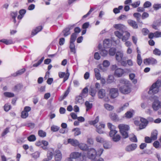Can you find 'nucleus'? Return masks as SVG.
I'll use <instances>...</instances> for the list:
<instances>
[{
	"label": "nucleus",
	"instance_id": "obj_1",
	"mask_svg": "<svg viewBox=\"0 0 161 161\" xmlns=\"http://www.w3.org/2000/svg\"><path fill=\"white\" fill-rule=\"evenodd\" d=\"M119 83L118 87L120 92L126 94L131 92V84L129 81L125 79H122L120 80Z\"/></svg>",
	"mask_w": 161,
	"mask_h": 161
},
{
	"label": "nucleus",
	"instance_id": "obj_2",
	"mask_svg": "<svg viewBox=\"0 0 161 161\" xmlns=\"http://www.w3.org/2000/svg\"><path fill=\"white\" fill-rule=\"evenodd\" d=\"M118 127L123 138L124 139L128 138L129 136L128 131L130 129L129 126L127 125L120 124L119 125Z\"/></svg>",
	"mask_w": 161,
	"mask_h": 161
},
{
	"label": "nucleus",
	"instance_id": "obj_3",
	"mask_svg": "<svg viewBox=\"0 0 161 161\" xmlns=\"http://www.w3.org/2000/svg\"><path fill=\"white\" fill-rule=\"evenodd\" d=\"M161 86V81L158 80L151 86L148 92L149 94H154L157 93L159 91V88Z\"/></svg>",
	"mask_w": 161,
	"mask_h": 161
},
{
	"label": "nucleus",
	"instance_id": "obj_4",
	"mask_svg": "<svg viewBox=\"0 0 161 161\" xmlns=\"http://www.w3.org/2000/svg\"><path fill=\"white\" fill-rule=\"evenodd\" d=\"M111 41L109 39H105L103 41V47L101 44H99L97 47L100 50H106V49L110 48L112 45Z\"/></svg>",
	"mask_w": 161,
	"mask_h": 161
},
{
	"label": "nucleus",
	"instance_id": "obj_5",
	"mask_svg": "<svg viewBox=\"0 0 161 161\" xmlns=\"http://www.w3.org/2000/svg\"><path fill=\"white\" fill-rule=\"evenodd\" d=\"M116 51H108L110 55L113 56L116 54V58L118 61H119L121 60L123 55V53L121 52L122 51H118L116 52Z\"/></svg>",
	"mask_w": 161,
	"mask_h": 161
},
{
	"label": "nucleus",
	"instance_id": "obj_6",
	"mask_svg": "<svg viewBox=\"0 0 161 161\" xmlns=\"http://www.w3.org/2000/svg\"><path fill=\"white\" fill-rule=\"evenodd\" d=\"M96 151L93 148H91L87 152L88 157L90 159L94 160L97 156Z\"/></svg>",
	"mask_w": 161,
	"mask_h": 161
},
{
	"label": "nucleus",
	"instance_id": "obj_7",
	"mask_svg": "<svg viewBox=\"0 0 161 161\" xmlns=\"http://www.w3.org/2000/svg\"><path fill=\"white\" fill-rule=\"evenodd\" d=\"M108 128L110 129L109 136L112 137L115 136L118 131L116 130V127L110 123H107Z\"/></svg>",
	"mask_w": 161,
	"mask_h": 161
},
{
	"label": "nucleus",
	"instance_id": "obj_8",
	"mask_svg": "<svg viewBox=\"0 0 161 161\" xmlns=\"http://www.w3.org/2000/svg\"><path fill=\"white\" fill-rule=\"evenodd\" d=\"M143 63L145 65H154L157 64V60L152 57H150L144 59Z\"/></svg>",
	"mask_w": 161,
	"mask_h": 161
},
{
	"label": "nucleus",
	"instance_id": "obj_9",
	"mask_svg": "<svg viewBox=\"0 0 161 161\" xmlns=\"http://www.w3.org/2000/svg\"><path fill=\"white\" fill-rule=\"evenodd\" d=\"M119 94L118 90L117 88H112L109 91V96L111 99H114L117 97Z\"/></svg>",
	"mask_w": 161,
	"mask_h": 161
},
{
	"label": "nucleus",
	"instance_id": "obj_10",
	"mask_svg": "<svg viewBox=\"0 0 161 161\" xmlns=\"http://www.w3.org/2000/svg\"><path fill=\"white\" fill-rule=\"evenodd\" d=\"M99 124V125H96V131L99 134H103L104 133V129L105 127V125L102 122H100Z\"/></svg>",
	"mask_w": 161,
	"mask_h": 161
},
{
	"label": "nucleus",
	"instance_id": "obj_11",
	"mask_svg": "<svg viewBox=\"0 0 161 161\" xmlns=\"http://www.w3.org/2000/svg\"><path fill=\"white\" fill-rule=\"evenodd\" d=\"M69 73L68 72V70L67 69V73H65V72H58V76L59 77L61 78L64 77L63 83H64L69 78Z\"/></svg>",
	"mask_w": 161,
	"mask_h": 161
},
{
	"label": "nucleus",
	"instance_id": "obj_12",
	"mask_svg": "<svg viewBox=\"0 0 161 161\" xmlns=\"http://www.w3.org/2000/svg\"><path fill=\"white\" fill-rule=\"evenodd\" d=\"M81 155V153L77 152L72 153L70 154L69 158L66 159L65 161H73L72 159L79 158Z\"/></svg>",
	"mask_w": 161,
	"mask_h": 161
},
{
	"label": "nucleus",
	"instance_id": "obj_13",
	"mask_svg": "<svg viewBox=\"0 0 161 161\" xmlns=\"http://www.w3.org/2000/svg\"><path fill=\"white\" fill-rule=\"evenodd\" d=\"M113 26L115 29L119 30L120 31H123V32L125 31L126 28L124 25L121 24H115Z\"/></svg>",
	"mask_w": 161,
	"mask_h": 161
},
{
	"label": "nucleus",
	"instance_id": "obj_14",
	"mask_svg": "<svg viewBox=\"0 0 161 161\" xmlns=\"http://www.w3.org/2000/svg\"><path fill=\"white\" fill-rule=\"evenodd\" d=\"M137 147L136 144L133 143L127 146L125 148V150L127 152H131L135 150Z\"/></svg>",
	"mask_w": 161,
	"mask_h": 161
},
{
	"label": "nucleus",
	"instance_id": "obj_15",
	"mask_svg": "<svg viewBox=\"0 0 161 161\" xmlns=\"http://www.w3.org/2000/svg\"><path fill=\"white\" fill-rule=\"evenodd\" d=\"M152 107L154 110L157 111L161 107L160 101L158 100L154 101L152 105Z\"/></svg>",
	"mask_w": 161,
	"mask_h": 161
},
{
	"label": "nucleus",
	"instance_id": "obj_16",
	"mask_svg": "<svg viewBox=\"0 0 161 161\" xmlns=\"http://www.w3.org/2000/svg\"><path fill=\"white\" fill-rule=\"evenodd\" d=\"M123 34L121 38L123 42H125L129 39L130 34L128 31H125L123 32Z\"/></svg>",
	"mask_w": 161,
	"mask_h": 161
},
{
	"label": "nucleus",
	"instance_id": "obj_17",
	"mask_svg": "<svg viewBox=\"0 0 161 161\" xmlns=\"http://www.w3.org/2000/svg\"><path fill=\"white\" fill-rule=\"evenodd\" d=\"M124 73V71L122 69L117 68L115 70L114 74L118 77H120L122 76Z\"/></svg>",
	"mask_w": 161,
	"mask_h": 161
},
{
	"label": "nucleus",
	"instance_id": "obj_18",
	"mask_svg": "<svg viewBox=\"0 0 161 161\" xmlns=\"http://www.w3.org/2000/svg\"><path fill=\"white\" fill-rule=\"evenodd\" d=\"M105 95V91L104 89H101L99 90L98 92V96L99 98L102 99L103 98Z\"/></svg>",
	"mask_w": 161,
	"mask_h": 161
},
{
	"label": "nucleus",
	"instance_id": "obj_19",
	"mask_svg": "<svg viewBox=\"0 0 161 161\" xmlns=\"http://www.w3.org/2000/svg\"><path fill=\"white\" fill-rule=\"evenodd\" d=\"M129 25L132 27L134 29H137L138 28V25L136 22L131 19H129L127 21Z\"/></svg>",
	"mask_w": 161,
	"mask_h": 161
},
{
	"label": "nucleus",
	"instance_id": "obj_20",
	"mask_svg": "<svg viewBox=\"0 0 161 161\" xmlns=\"http://www.w3.org/2000/svg\"><path fill=\"white\" fill-rule=\"evenodd\" d=\"M109 116L111 119L113 121L116 122L119 120V118L118 115L115 113H111Z\"/></svg>",
	"mask_w": 161,
	"mask_h": 161
},
{
	"label": "nucleus",
	"instance_id": "obj_21",
	"mask_svg": "<svg viewBox=\"0 0 161 161\" xmlns=\"http://www.w3.org/2000/svg\"><path fill=\"white\" fill-rule=\"evenodd\" d=\"M68 143H70L71 145L74 146H78L79 145V142L76 140H74L70 138L68 140Z\"/></svg>",
	"mask_w": 161,
	"mask_h": 161
},
{
	"label": "nucleus",
	"instance_id": "obj_22",
	"mask_svg": "<svg viewBox=\"0 0 161 161\" xmlns=\"http://www.w3.org/2000/svg\"><path fill=\"white\" fill-rule=\"evenodd\" d=\"M78 146L80 149L85 151L87 152L90 149L86 144L84 143H79Z\"/></svg>",
	"mask_w": 161,
	"mask_h": 161
},
{
	"label": "nucleus",
	"instance_id": "obj_23",
	"mask_svg": "<svg viewBox=\"0 0 161 161\" xmlns=\"http://www.w3.org/2000/svg\"><path fill=\"white\" fill-rule=\"evenodd\" d=\"M26 69L25 68H24L21 69H20L16 71V73H14L12 74V75L16 77L19 75H20L23 74L25 71Z\"/></svg>",
	"mask_w": 161,
	"mask_h": 161
},
{
	"label": "nucleus",
	"instance_id": "obj_24",
	"mask_svg": "<svg viewBox=\"0 0 161 161\" xmlns=\"http://www.w3.org/2000/svg\"><path fill=\"white\" fill-rule=\"evenodd\" d=\"M55 155V159L56 161H60L62 158V154L60 151L58 150L56 152Z\"/></svg>",
	"mask_w": 161,
	"mask_h": 161
},
{
	"label": "nucleus",
	"instance_id": "obj_25",
	"mask_svg": "<svg viewBox=\"0 0 161 161\" xmlns=\"http://www.w3.org/2000/svg\"><path fill=\"white\" fill-rule=\"evenodd\" d=\"M96 78L97 80H99L101 78V76L100 73V70L98 68L94 69Z\"/></svg>",
	"mask_w": 161,
	"mask_h": 161
},
{
	"label": "nucleus",
	"instance_id": "obj_26",
	"mask_svg": "<svg viewBox=\"0 0 161 161\" xmlns=\"http://www.w3.org/2000/svg\"><path fill=\"white\" fill-rule=\"evenodd\" d=\"M82 95H80H80L78 97H76L75 103L77 104L78 103H79L82 104L83 103V101L82 97Z\"/></svg>",
	"mask_w": 161,
	"mask_h": 161
},
{
	"label": "nucleus",
	"instance_id": "obj_27",
	"mask_svg": "<svg viewBox=\"0 0 161 161\" xmlns=\"http://www.w3.org/2000/svg\"><path fill=\"white\" fill-rule=\"evenodd\" d=\"M158 131L156 130H153L152 132L151 138L153 140H155L157 138Z\"/></svg>",
	"mask_w": 161,
	"mask_h": 161
},
{
	"label": "nucleus",
	"instance_id": "obj_28",
	"mask_svg": "<svg viewBox=\"0 0 161 161\" xmlns=\"http://www.w3.org/2000/svg\"><path fill=\"white\" fill-rule=\"evenodd\" d=\"M0 42H2L6 45H9L13 43V42L11 39H2L0 40Z\"/></svg>",
	"mask_w": 161,
	"mask_h": 161
},
{
	"label": "nucleus",
	"instance_id": "obj_29",
	"mask_svg": "<svg viewBox=\"0 0 161 161\" xmlns=\"http://www.w3.org/2000/svg\"><path fill=\"white\" fill-rule=\"evenodd\" d=\"M137 52L138 54L137 57V62L138 65H141L142 62V59L141 58V55L139 53L141 52L140 51H137Z\"/></svg>",
	"mask_w": 161,
	"mask_h": 161
},
{
	"label": "nucleus",
	"instance_id": "obj_30",
	"mask_svg": "<svg viewBox=\"0 0 161 161\" xmlns=\"http://www.w3.org/2000/svg\"><path fill=\"white\" fill-rule=\"evenodd\" d=\"M128 105L129 103H125L123 106L118 108L116 110V112L118 113H120L125 109Z\"/></svg>",
	"mask_w": 161,
	"mask_h": 161
},
{
	"label": "nucleus",
	"instance_id": "obj_31",
	"mask_svg": "<svg viewBox=\"0 0 161 161\" xmlns=\"http://www.w3.org/2000/svg\"><path fill=\"white\" fill-rule=\"evenodd\" d=\"M42 144L43 145V146H42L41 147L43 149L45 150H47L48 149V148L47 147V146L48 145V142L44 140H42Z\"/></svg>",
	"mask_w": 161,
	"mask_h": 161
},
{
	"label": "nucleus",
	"instance_id": "obj_32",
	"mask_svg": "<svg viewBox=\"0 0 161 161\" xmlns=\"http://www.w3.org/2000/svg\"><path fill=\"white\" fill-rule=\"evenodd\" d=\"M42 29V27L41 26H39L37 27L36 29L33 30L32 32V34L33 35L36 34L38 32L40 31Z\"/></svg>",
	"mask_w": 161,
	"mask_h": 161
},
{
	"label": "nucleus",
	"instance_id": "obj_33",
	"mask_svg": "<svg viewBox=\"0 0 161 161\" xmlns=\"http://www.w3.org/2000/svg\"><path fill=\"white\" fill-rule=\"evenodd\" d=\"M115 35L119 39H121L123 36V31H116L114 32Z\"/></svg>",
	"mask_w": 161,
	"mask_h": 161
},
{
	"label": "nucleus",
	"instance_id": "obj_34",
	"mask_svg": "<svg viewBox=\"0 0 161 161\" xmlns=\"http://www.w3.org/2000/svg\"><path fill=\"white\" fill-rule=\"evenodd\" d=\"M121 136L117 134L112 137L113 140L115 142H119Z\"/></svg>",
	"mask_w": 161,
	"mask_h": 161
},
{
	"label": "nucleus",
	"instance_id": "obj_35",
	"mask_svg": "<svg viewBox=\"0 0 161 161\" xmlns=\"http://www.w3.org/2000/svg\"><path fill=\"white\" fill-rule=\"evenodd\" d=\"M27 139L29 142H34L36 140V137L35 135H31L29 136Z\"/></svg>",
	"mask_w": 161,
	"mask_h": 161
},
{
	"label": "nucleus",
	"instance_id": "obj_36",
	"mask_svg": "<svg viewBox=\"0 0 161 161\" xmlns=\"http://www.w3.org/2000/svg\"><path fill=\"white\" fill-rule=\"evenodd\" d=\"M85 105L86 107V111H88L89 109L92 108V103H90L88 101H86Z\"/></svg>",
	"mask_w": 161,
	"mask_h": 161
},
{
	"label": "nucleus",
	"instance_id": "obj_37",
	"mask_svg": "<svg viewBox=\"0 0 161 161\" xmlns=\"http://www.w3.org/2000/svg\"><path fill=\"white\" fill-rule=\"evenodd\" d=\"M104 106L106 109L109 111L113 110L114 108V107L113 106L107 103L104 104Z\"/></svg>",
	"mask_w": 161,
	"mask_h": 161
},
{
	"label": "nucleus",
	"instance_id": "obj_38",
	"mask_svg": "<svg viewBox=\"0 0 161 161\" xmlns=\"http://www.w3.org/2000/svg\"><path fill=\"white\" fill-rule=\"evenodd\" d=\"M97 91L94 88H90L89 90V94L92 97H94L96 95Z\"/></svg>",
	"mask_w": 161,
	"mask_h": 161
},
{
	"label": "nucleus",
	"instance_id": "obj_39",
	"mask_svg": "<svg viewBox=\"0 0 161 161\" xmlns=\"http://www.w3.org/2000/svg\"><path fill=\"white\" fill-rule=\"evenodd\" d=\"M38 135L42 137H44L46 136V133L42 130H39L38 131Z\"/></svg>",
	"mask_w": 161,
	"mask_h": 161
},
{
	"label": "nucleus",
	"instance_id": "obj_40",
	"mask_svg": "<svg viewBox=\"0 0 161 161\" xmlns=\"http://www.w3.org/2000/svg\"><path fill=\"white\" fill-rule=\"evenodd\" d=\"M72 131H75L74 133V135L76 136L80 135L81 133L80 129L78 128H76L73 129Z\"/></svg>",
	"mask_w": 161,
	"mask_h": 161
},
{
	"label": "nucleus",
	"instance_id": "obj_41",
	"mask_svg": "<svg viewBox=\"0 0 161 161\" xmlns=\"http://www.w3.org/2000/svg\"><path fill=\"white\" fill-rule=\"evenodd\" d=\"M103 147L106 149H109L111 147V145L109 144V142L106 141H104L103 142Z\"/></svg>",
	"mask_w": 161,
	"mask_h": 161
},
{
	"label": "nucleus",
	"instance_id": "obj_42",
	"mask_svg": "<svg viewBox=\"0 0 161 161\" xmlns=\"http://www.w3.org/2000/svg\"><path fill=\"white\" fill-rule=\"evenodd\" d=\"M123 8L122 6H120L118 8H115L113 9V12L115 14L119 13L120 12V10Z\"/></svg>",
	"mask_w": 161,
	"mask_h": 161
},
{
	"label": "nucleus",
	"instance_id": "obj_43",
	"mask_svg": "<svg viewBox=\"0 0 161 161\" xmlns=\"http://www.w3.org/2000/svg\"><path fill=\"white\" fill-rule=\"evenodd\" d=\"M99 120V117L98 116H97L94 120L89 121V123L91 125H94L98 122Z\"/></svg>",
	"mask_w": 161,
	"mask_h": 161
},
{
	"label": "nucleus",
	"instance_id": "obj_44",
	"mask_svg": "<svg viewBox=\"0 0 161 161\" xmlns=\"http://www.w3.org/2000/svg\"><path fill=\"white\" fill-rule=\"evenodd\" d=\"M70 30V29L69 28H66L63 31L64 36H66L70 34V32L69 31Z\"/></svg>",
	"mask_w": 161,
	"mask_h": 161
},
{
	"label": "nucleus",
	"instance_id": "obj_45",
	"mask_svg": "<svg viewBox=\"0 0 161 161\" xmlns=\"http://www.w3.org/2000/svg\"><path fill=\"white\" fill-rule=\"evenodd\" d=\"M3 94L5 97H13L14 96V93L8 92H5Z\"/></svg>",
	"mask_w": 161,
	"mask_h": 161
},
{
	"label": "nucleus",
	"instance_id": "obj_46",
	"mask_svg": "<svg viewBox=\"0 0 161 161\" xmlns=\"http://www.w3.org/2000/svg\"><path fill=\"white\" fill-rule=\"evenodd\" d=\"M114 77L112 75H109L108 79L107 80V83L110 84L114 81Z\"/></svg>",
	"mask_w": 161,
	"mask_h": 161
},
{
	"label": "nucleus",
	"instance_id": "obj_47",
	"mask_svg": "<svg viewBox=\"0 0 161 161\" xmlns=\"http://www.w3.org/2000/svg\"><path fill=\"white\" fill-rule=\"evenodd\" d=\"M77 35L75 33H74L72 34L71 36L70 42H75L76 39L77 37Z\"/></svg>",
	"mask_w": 161,
	"mask_h": 161
},
{
	"label": "nucleus",
	"instance_id": "obj_48",
	"mask_svg": "<svg viewBox=\"0 0 161 161\" xmlns=\"http://www.w3.org/2000/svg\"><path fill=\"white\" fill-rule=\"evenodd\" d=\"M40 153L39 152H36L31 154L32 156L35 159L39 158L40 156Z\"/></svg>",
	"mask_w": 161,
	"mask_h": 161
},
{
	"label": "nucleus",
	"instance_id": "obj_49",
	"mask_svg": "<svg viewBox=\"0 0 161 161\" xmlns=\"http://www.w3.org/2000/svg\"><path fill=\"white\" fill-rule=\"evenodd\" d=\"M28 116V113L23 111L21 113V117L22 118L25 119Z\"/></svg>",
	"mask_w": 161,
	"mask_h": 161
},
{
	"label": "nucleus",
	"instance_id": "obj_50",
	"mask_svg": "<svg viewBox=\"0 0 161 161\" xmlns=\"http://www.w3.org/2000/svg\"><path fill=\"white\" fill-rule=\"evenodd\" d=\"M59 127L56 125H53L51 127V130L53 132H56L59 130Z\"/></svg>",
	"mask_w": 161,
	"mask_h": 161
},
{
	"label": "nucleus",
	"instance_id": "obj_51",
	"mask_svg": "<svg viewBox=\"0 0 161 161\" xmlns=\"http://www.w3.org/2000/svg\"><path fill=\"white\" fill-rule=\"evenodd\" d=\"M96 141L100 143H103L104 141V139L100 136H97L96 138Z\"/></svg>",
	"mask_w": 161,
	"mask_h": 161
},
{
	"label": "nucleus",
	"instance_id": "obj_52",
	"mask_svg": "<svg viewBox=\"0 0 161 161\" xmlns=\"http://www.w3.org/2000/svg\"><path fill=\"white\" fill-rule=\"evenodd\" d=\"M125 117L128 118H130L133 116V114L130 111H127L125 114Z\"/></svg>",
	"mask_w": 161,
	"mask_h": 161
},
{
	"label": "nucleus",
	"instance_id": "obj_53",
	"mask_svg": "<svg viewBox=\"0 0 161 161\" xmlns=\"http://www.w3.org/2000/svg\"><path fill=\"white\" fill-rule=\"evenodd\" d=\"M140 1H137L131 4V5L133 8H136L138 6H139L140 4Z\"/></svg>",
	"mask_w": 161,
	"mask_h": 161
},
{
	"label": "nucleus",
	"instance_id": "obj_54",
	"mask_svg": "<svg viewBox=\"0 0 161 161\" xmlns=\"http://www.w3.org/2000/svg\"><path fill=\"white\" fill-rule=\"evenodd\" d=\"M103 149L102 148H100L96 151L97 156L100 157L103 153Z\"/></svg>",
	"mask_w": 161,
	"mask_h": 161
},
{
	"label": "nucleus",
	"instance_id": "obj_55",
	"mask_svg": "<svg viewBox=\"0 0 161 161\" xmlns=\"http://www.w3.org/2000/svg\"><path fill=\"white\" fill-rule=\"evenodd\" d=\"M11 105H9L8 104H5L4 106V109L5 111L6 112L8 111L10 109Z\"/></svg>",
	"mask_w": 161,
	"mask_h": 161
},
{
	"label": "nucleus",
	"instance_id": "obj_56",
	"mask_svg": "<svg viewBox=\"0 0 161 161\" xmlns=\"http://www.w3.org/2000/svg\"><path fill=\"white\" fill-rule=\"evenodd\" d=\"M140 121L142 123L144 124L147 125L148 123V121L146 119L141 117L140 118Z\"/></svg>",
	"mask_w": 161,
	"mask_h": 161
},
{
	"label": "nucleus",
	"instance_id": "obj_57",
	"mask_svg": "<svg viewBox=\"0 0 161 161\" xmlns=\"http://www.w3.org/2000/svg\"><path fill=\"white\" fill-rule=\"evenodd\" d=\"M151 6V3L149 1L146 2L144 4L143 7L144 8H147Z\"/></svg>",
	"mask_w": 161,
	"mask_h": 161
},
{
	"label": "nucleus",
	"instance_id": "obj_58",
	"mask_svg": "<svg viewBox=\"0 0 161 161\" xmlns=\"http://www.w3.org/2000/svg\"><path fill=\"white\" fill-rule=\"evenodd\" d=\"M22 86L21 85L19 84H18L17 85H16L14 86V90L15 91H19L22 88Z\"/></svg>",
	"mask_w": 161,
	"mask_h": 161
},
{
	"label": "nucleus",
	"instance_id": "obj_59",
	"mask_svg": "<svg viewBox=\"0 0 161 161\" xmlns=\"http://www.w3.org/2000/svg\"><path fill=\"white\" fill-rule=\"evenodd\" d=\"M153 140L152 138L148 136H146L145 138V142L146 143H150Z\"/></svg>",
	"mask_w": 161,
	"mask_h": 161
},
{
	"label": "nucleus",
	"instance_id": "obj_60",
	"mask_svg": "<svg viewBox=\"0 0 161 161\" xmlns=\"http://www.w3.org/2000/svg\"><path fill=\"white\" fill-rule=\"evenodd\" d=\"M133 16L136 18L137 21H138L141 16V14L138 13H136L134 14Z\"/></svg>",
	"mask_w": 161,
	"mask_h": 161
},
{
	"label": "nucleus",
	"instance_id": "obj_61",
	"mask_svg": "<svg viewBox=\"0 0 161 161\" xmlns=\"http://www.w3.org/2000/svg\"><path fill=\"white\" fill-rule=\"evenodd\" d=\"M110 64L109 62L107 60H104L103 63V67H108Z\"/></svg>",
	"mask_w": 161,
	"mask_h": 161
},
{
	"label": "nucleus",
	"instance_id": "obj_62",
	"mask_svg": "<svg viewBox=\"0 0 161 161\" xmlns=\"http://www.w3.org/2000/svg\"><path fill=\"white\" fill-rule=\"evenodd\" d=\"M130 140L132 142H137V139L136 136L134 135V136L132 137L129 138Z\"/></svg>",
	"mask_w": 161,
	"mask_h": 161
},
{
	"label": "nucleus",
	"instance_id": "obj_63",
	"mask_svg": "<svg viewBox=\"0 0 161 161\" xmlns=\"http://www.w3.org/2000/svg\"><path fill=\"white\" fill-rule=\"evenodd\" d=\"M88 89L87 87H86L84 88L82 91V92L80 93V95H82L83 94H86L88 93Z\"/></svg>",
	"mask_w": 161,
	"mask_h": 161
},
{
	"label": "nucleus",
	"instance_id": "obj_64",
	"mask_svg": "<svg viewBox=\"0 0 161 161\" xmlns=\"http://www.w3.org/2000/svg\"><path fill=\"white\" fill-rule=\"evenodd\" d=\"M143 34L144 35H147L149 32V31L147 28H143L142 30Z\"/></svg>",
	"mask_w": 161,
	"mask_h": 161
}]
</instances>
